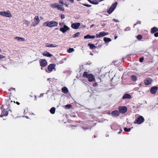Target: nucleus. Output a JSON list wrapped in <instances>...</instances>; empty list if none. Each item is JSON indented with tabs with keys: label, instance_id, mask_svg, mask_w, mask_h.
Segmentation results:
<instances>
[{
	"label": "nucleus",
	"instance_id": "nucleus-32",
	"mask_svg": "<svg viewBox=\"0 0 158 158\" xmlns=\"http://www.w3.org/2000/svg\"><path fill=\"white\" fill-rule=\"evenodd\" d=\"M137 39L139 40H141L143 38V36L142 35H138L137 36H136Z\"/></svg>",
	"mask_w": 158,
	"mask_h": 158
},
{
	"label": "nucleus",
	"instance_id": "nucleus-47",
	"mask_svg": "<svg viewBox=\"0 0 158 158\" xmlns=\"http://www.w3.org/2000/svg\"><path fill=\"white\" fill-rule=\"evenodd\" d=\"M82 5L85 6L87 7H89L90 6V5L86 4H82Z\"/></svg>",
	"mask_w": 158,
	"mask_h": 158
},
{
	"label": "nucleus",
	"instance_id": "nucleus-51",
	"mask_svg": "<svg viewBox=\"0 0 158 158\" xmlns=\"http://www.w3.org/2000/svg\"><path fill=\"white\" fill-rule=\"evenodd\" d=\"M122 129H121V128L120 129V131L119 132H118V134L121 133V132H122Z\"/></svg>",
	"mask_w": 158,
	"mask_h": 158
},
{
	"label": "nucleus",
	"instance_id": "nucleus-38",
	"mask_svg": "<svg viewBox=\"0 0 158 158\" xmlns=\"http://www.w3.org/2000/svg\"><path fill=\"white\" fill-rule=\"evenodd\" d=\"M39 23H37L34 20V21L32 23L31 26H35L38 24Z\"/></svg>",
	"mask_w": 158,
	"mask_h": 158
},
{
	"label": "nucleus",
	"instance_id": "nucleus-14",
	"mask_svg": "<svg viewBox=\"0 0 158 158\" xmlns=\"http://www.w3.org/2000/svg\"><path fill=\"white\" fill-rule=\"evenodd\" d=\"M158 31V28L156 27H154L151 28V34H154L156 32Z\"/></svg>",
	"mask_w": 158,
	"mask_h": 158
},
{
	"label": "nucleus",
	"instance_id": "nucleus-1",
	"mask_svg": "<svg viewBox=\"0 0 158 158\" xmlns=\"http://www.w3.org/2000/svg\"><path fill=\"white\" fill-rule=\"evenodd\" d=\"M82 76L84 77L87 78L89 82L95 81V77L92 74H88L87 72H84Z\"/></svg>",
	"mask_w": 158,
	"mask_h": 158
},
{
	"label": "nucleus",
	"instance_id": "nucleus-15",
	"mask_svg": "<svg viewBox=\"0 0 158 158\" xmlns=\"http://www.w3.org/2000/svg\"><path fill=\"white\" fill-rule=\"evenodd\" d=\"M42 55L44 56L48 57H51L52 56V54H50L49 52L47 51L45 52L42 54Z\"/></svg>",
	"mask_w": 158,
	"mask_h": 158
},
{
	"label": "nucleus",
	"instance_id": "nucleus-50",
	"mask_svg": "<svg viewBox=\"0 0 158 158\" xmlns=\"http://www.w3.org/2000/svg\"><path fill=\"white\" fill-rule=\"evenodd\" d=\"M69 1L71 2V3H73L74 2V0H69Z\"/></svg>",
	"mask_w": 158,
	"mask_h": 158
},
{
	"label": "nucleus",
	"instance_id": "nucleus-22",
	"mask_svg": "<svg viewBox=\"0 0 158 158\" xmlns=\"http://www.w3.org/2000/svg\"><path fill=\"white\" fill-rule=\"evenodd\" d=\"M100 37H103L108 34V32H101L99 33Z\"/></svg>",
	"mask_w": 158,
	"mask_h": 158
},
{
	"label": "nucleus",
	"instance_id": "nucleus-28",
	"mask_svg": "<svg viewBox=\"0 0 158 158\" xmlns=\"http://www.w3.org/2000/svg\"><path fill=\"white\" fill-rule=\"evenodd\" d=\"M34 20L37 23H39L40 22V20L39 19V16H36L34 18Z\"/></svg>",
	"mask_w": 158,
	"mask_h": 158
},
{
	"label": "nucleus",
	"instance_id": "nucleus-48",
	"mask_svg": "<svg viewBox=\"0 0 158 158\" xmlns=\"http://www.w3.org/2000/svg\"><path fill=\"white\" fill-rule=\"evenodd\" d=\"M113 20L116 22H119V21L118 20L116 19H113Z\"/></svg>",
	"mask_w": 158,
	"mask_h": 158
},
{
	"label": "nucleus",
	"instance_id": "nucleus-10",
	"mask_svg": "<svg viewBox=\"0 0 158 158\" xmlns=\"http://www.w3.org/2000/svg\"><path fill=\"white\" fill-rule=\"evenodd\" d=\"M152 81V79L150 78H146L144 81V83L146 85H148L150 84Z\"/></svg>",
	"mask_w": 158,
	"mask_h": 158
},
{
	"label": "nucleus",
	"instance_id": "nucleus-5",
	"mask_svg": "<svg viewBox=\"0 0 158 158\" xmlns=\"http://www.w3.org/2000/svg\"><path fill=\"white\" fill-rule=\"evenodd\" d=\"M118 109L119 113L121 114H124L127 111V108L125 106H119Z\"/></svg>",
	"mask_w": 158,
	"mask_h": 158
},
{
	"label": "nucleus",
	"instance_id": "nucleus-40",
	"mask_svg": "<svg viewBox=\"0 0 158 158\" xmlns=\"http://www.w3.org/2000/svg\"><path fill=\"white\" fill-rule=\"evenodd\" d=\"M144 58L143 57H141L139 59V61L140 62H143V60Z\"/></svg>",
	"mask_w": 158,
	"mask_h": 158
},
{
	"label": "nucleus",
	"instance_id": "nucleus-12",
	"mask_svg": "<svg viewBox=\"0 0 158 158\" xmlns=\"http://www.w3.org/2000/svg\"><path fill=\"white\" fill-rule=\"evenodd\" d=\"M55 66L56 64H50L48 67V70L50 72L52 71L53 69L55 68Z\"/></svg>",
	"mask_w": 158,
	"mask_h": 158
},
{
	"label": "nucleus",
	"instance_id": "nucleus-25",
	"mask_svg": "<svg viewBox=\"0 0 158 158\" xmlns=\"http://www.w3.org/2000/svg\"><path fill=\"white\" fill-rule=\"evenodd\" d=\"M103 40L106 43H108L111 41V40L110 38L105 37L103 39Z\"/></svg>",
	"mask_w": 158,
	"mask_h": 158
},
{
	"label": "nucleus",
	"instance_id": "nucleus-41",
	"mask_svg": "<svg viewBox=\"0 0 158 158\" xmlns=\"http://www.w3.org/2000/svg\"><path fill=\"white\" fill-rule=\"evenodd\" d=\"M154 36L155 37H158V32H156L154 33Z\"/></svg>",
	"mask_w": 158,
	"mask_h": 158
},
{
	"label": "nucleus",
	"instance_id": "nucleus-31",
	"mask_svg": "<svg viewBox=\"0 0 158 158\" xmlns=\"http://www.w3.org/2000/svg\"><path fill=\"white\" fill-rule=\"evenodd\" d=\"M114 9L112 7H110L109 10H107V12L109 14H110L114 10Z\"/></svg>",
	"mask_w": 158,
	"mask_h": 158
},
{
	"label": "nucleus",
	"instance_id": "nucleus-49",
	"mask_svg": "<svg viewBox=\"0 0 158 158\" xmlns=\"http://www.w3.org/2000/svg\"><path fill=\"white\" fill-rule=\"evenodd\" d=\"M59 3L61 4H62V5H64V3L63 1H60L59 2Z\"/></svg>",
	"mask_w": 158,
	"mask_h": 158
},
{
	"label": "nucleus",
	"instance_id": "nucleus-2",
	"mask_svg": "<svg viewBox=\"0 0 158 158\" xmlns=\"http://www.w3.org/2000/svg\"><path fill=\"white\" fill-rule=\"evenodd\" d=\"M58 23L55 21H51L50 22H46L44 23L43 25L44 26L48 27H56L58 26Z\"/></svg>",
	"mask_w": 158,
	"mask_h": 158
},
{
	"label": "nucleus",
	"instance_id": "nucleus-56",
	"mask_svg": "<svg viewBox=\"0 0 158 158\" xmlns=\"http://www.w3.org/2000/svg\"><path fill=\"white\" fill-rule=\"evenodd\" d=\"M117 37H118L117 36H115L114 37V39H116L117 38Z\"/></svg>",
	"mask_w": 158,
	"mask_h": 158
},
{
	"label": "nucleus",
	"instance_id": "nucleus-45",
	"mask_svg": "<svg viewBox=\"0 0 158 158\" xmlns=\"http://www.w3.org/2000/svg\"><path fill=\"white\" fill-rule=\"evenodd\" d=\"M5 57L3 55L0 54V60L2 58H5Z\"/></svg>",
	"mask_w": 158,
	"mask_h": 158
},
{
	"label": "nucleus",
	"instance_id": "nucleus-24",
	"mask_svg": "<svg viewBox=\"0 0 158 158\" xmlns=\"http://www.w3.org/2000/svg\"><path fill=\"white\" fill-rule=\"evenodd\" d=\"M57 9L61 11H64V7L61 5H58Z\"/></svg>",
	"mask_w": 158,
	"mask_h": 158
},
{
	"label": "nucleus",
	"instance_id": "nucleus-57",
	"mask_svg": "<svg viewBox=\"0 0 158 158\" xmlns=\"http://www.w3.org/2000/svg\"><path fill=\"white\" fill-rule=\"evenodd\" d=\"M63 24V23H59V24L60 25H62Z\"/></svg>",
	"mask_w": 158,
	"mask_h": 158
},
{
	"label": "nucleus",
	"instance_id": "nucleus-34",
	"mask_svg": "<svg viewBox=\"0 0 158 158\" xmlns=\"http://www.w3.org/2000/svg\"><path fill=\"white\" fill-rule=\"evenodd\" d=\"M74 51V49L73 48H69L67 50V52L69 53H71Z\"/></svg>",
	"mask_w": 158,
	"mask_h": 158
},
{
	"label": "nucleus",
	"instance_id": "nucleus-20",
	"mask_svg": "<svg viewBox=\"0 0 158 158\" xmlns=\"http://www.w3.org/2000/svg\"><path fill=\"white\" fill-rule=\"evenodd\" d=\"M62 91L64 94L67 93L69 91L68 88L65 86L62 88Z\"/></svg>",
	"mask_w": 158,
	"mask_h": 158
},
{
	"label": "nucleus",
	"instance_id": "nucleus-6",
	"mask_svg": "<svg viewBox=\"0 0 158 158\" xmlns=\"http://www.w3.org/2000/svg\"><path fill=\"white\" fill-rule=\"evenodd\" d=\"M39 63L41 66L45 67L47 65V62L44 59H41L39 60Z\"/></svg>",
	"mask_w": 158,
	"mask_h": 158
},
{
	"label": "nucleus",
	"instance_id": "nucleus-52",
	"mask_svg": "<svg viewBox=\"0 0 158 158\" xmlns=\"http://www.w3.org/2000/svg\"><path fill=\"white\" fill-rule=\"evenodd\" d=\"M129 30V28L128 27H127V28H126V29H125V31H128Z\"/></svg>",
	"mask_w": 158,
	"mask_h": 158
},
{
	"label": "nucleus",
	"instance_id": "nucleus-13",
	"mask_svg": "<svg viewBox=\"0 0 158 158\" xmlns=\"http://www.w3.org/2000/svg\"><path fill=\"white\" fill-rule=\"evenodd\" d=\"M8 114V112L5 109H4L1 112V114L0 115V117H2L4 116H6Z\"/></svg>",
	"mask_w": 158,
	"mask_h": 158
},
{
	"label": "nucleus",
	"instance_id": "nucleus-46",
	"mask_svg": "<svg viewBox=\"0 0 158 158\" xmlns=\"http://www.w3.org/2000/svg\"><path fill=\"white\" fill-rule=\"evenodd\" d=\"M141 21L138 22L136 24H135L134 25V27L135 26V25H136L137 24H141Z\"/></svg>",
	"mask_w": 158,
	"mask_h": 158
},
{
	"label": "nucleus",
	"instance_id": "nucleus-27",
	"mask_svg": "<svg viewBox=\"0 0 158 158\" xmlns=\"http://www.w3.org/2000/svg\"><path fill=\"white\" fill-rule=\"evenodd\" d=\"M6 100V104L7 105V106H8V107H9L10 106V102H12V101L10 100V99H9L8 100Z\"/></svg>",
	"mask_w": 158,
	"mask_h": 158
},
{
	"label": "nucleus",
	"instance_id": "nucleus-29",
	"mask_svg": "<svg viewBox=\"0 0 158 158\" xmlns=\"http://www.w3.org/2000/svg\"><path fill=\"white\" fill-rule=\"evenodd\" d=\"M131 80L133 81H135L137 80V77L134 75H133L131 77Z\"/></svg>",
	"mask_w": 158,
	"mask_h": 158
},
{
	"label": "nucleus",
	"instance_id": "nucleus-54",
	"mask_svg": "<svg viewBox=\"0 0 158 158\" xmlns=\"http://www.w3.org/2000/svg\"><path fill=\"white\" fill-rule=\"evenodd\" d=\"M64 5L67 7H69V6H68L69 5L68 4H64Z\"/></svg>",
	"mask_w": 158,
	"mask_h": 158
},
{
	"label": "nucleus",
	"instance_id": "nucleus-37",
	"mask_svg": "<svg viewBox=\"0 0 158 158\" xmlns=\"http://www.w3.org/2000/svg\"><path fill=\"white\" fill-rule=\"evenodd\" d=\"M65 108L67 109H70L72 107V106L71 104H68L67 105L65 106Z\"/></svg>",
	"mask_w": 158,
	"mask_h": 158
},
{
	"label": "nucleus",
	"instance_id": "nucleus-4",
	"mask_svg": "<svg viewBox=\"0 0 158 158\" xmlns=\"http://www.w3.org/2000/svg\"><path fill=\"white\" fill-rule=\"evenodd\" d=\"M0 15L7 17H11L12 15L9 10L6 11H0Z\"/></svg>",
	"mask_w": 158,
	"mask_h": 158
},
{
	"label": "nucleus",
	"instance_id": "nucleus-18",
	"mask_svg": "<svg viewBox=\"0 0 158 158\" xmlns=\"http://www.w3.org/2000/svg\"><path fill=\"white\" fill-rule=\"evenodd\" d=\"M88 46L89 47V48L91 49H95L97 48L96 46L94 45V44L89 43L88 44Z\"/></svg>",
	"mask_w": 158,
	"mask_h": 158
},
{
	"label": "nucleus",
	"instance_id": "nucleus-62",
	"mask_svg": "<svg viewBox=\"0 0 158 158\" xmlns=\"http://www.w3.org/2000/svg\"><path fill=\"white\" fill-rule=\"evenodd\" d=\"M157 70L158 71V67L157 68Z\"/></svg>",
	"mask_w": 158,
	"mask_h": 158
},
{
	"label": "nucleus",
	"instance_id": "nucleus-8",
	"mask_svg": "<svg viewBox=\"0 0 158 158\" xmlns=\"http://www.w3.org/2000/svg\"><path fill=\"white\" fill-rule=\"evenodd\" d=\"M80 25V24L79 23H76L72 24L71 27L75 29H77L79 27Z\"/></svg>",
	"mask_w": 158,
	"mask_h": 158
},
{
	"label": "nucleus",
	"instance_id": "nucleus-59",
	"mask_svg": "<svg viewBox=\"0 0 158 158\" xmlns=\"http://www.w3.org/2000/svg\"><path fill=\"white\" fill-rule=\"evenodd\" d=\"M94 25V24H93L92 25L91 27H90L91 28Z\"/></svg>",
	"mask_w": 158,
	"mask_h": 158
},
{
	"label": "nucleus",
	"instance_id": "nucleus-33",
	"mask_svg": "<svg viewBox=\"0 0 158 158\" xmlns=\"http://www.w3.org/2000/svg\"><path fill=\"white\" fill-rule=\"evenodd\" d=\"M80 33L79 32H77L73 36V37L75 38L78 37L80 35Z\"/></svg>",
	"mask_w": 158,
	"mask_h": 158
},
{
	"label": "nucleus",
	"instance_id": "nucleus-55",
	"mask_svg": "<svg viewBox=\"0 0 158 158\" xmlns=\"http://www.w3.org/2000/svg\"><path fill=\"white\" fill-rule=\"evenodd\" d=\"M16 103L18 105H20V103L18 102H17Z\"/></svg>",
	"mask_w": 158,
	"mask_h": 158
},
{
	"label": "nucleus",
	"instance_id": "nucleus-58",
	"mask_svg": "<svg viewBox=\"0 0 158 158\" xmlns=\"http://www.w3.org/2000/svg\"><path fill=\"white\" fill-rule=\"evenodd\" d=\"M89 2H91V3H92L93 2H91V1L90 0H88Z\"/></svg>",
	"mask_w": 158,
	"mask_h": 158
},
{
	"label": "nucleus",
	"instance_id": "nucleus-3",
	"mask_svg": "<svg viewBox=\"0 0 158 158\" xmlns=\"http://www.w3.org/2000/svg\"><path fill=\"white\" fill-rule=\"evenodd\" d=\"M144 118L142 116H141L138 117V118L135 119L134 123L135 124H141L144 122Z\"/></svg>",
	"mask_w": 158,
	"mask_h": 158
},
{
	"label": "nucleus",
	"instance_id": "nucleus-53",
	"mask_svg": "<svg viewBox=\"0 0 158 158\" xmlns=\"http://www.w3.org/2000/svg\"><path fill=\"white\" fill-rule=\"evenodd\" d=\"M82 128L83 129H84V130H86V129H88V128H87V127H82Z\"/></svg>",
	"mask_w": 158,
	"mask_h": 158
},
{
	"label": "nucleus",
	"instance_id": "nucleus-7",
	"mask_svg": "<svg viewBox=\"0 0 158 158\" xmlns=\"http://www.w3.org/2000/svg\"><path fill=\"white\" fill-rule=\"evenodd\" d=\"M69 28L67 26L64 25L63 27H61L60 28V30L63 33H65L66 31L69 30Z\"/></svg>",
	"mask_w": 158,
	"mask_h": 158
},
{
	"label": "nucleus",
	"instance_id": "nucleus-35",
	"mask_svg": "<svg viewBox=\"0 0 158 158\" xmlns=\"http://www.w3.org/2000/svg\"><path fill=\"white\" fill-rule=\"evenodd\" d=\"M23 22L24 24H25L27 26H28L30 23V22L29 21L27 20H24Z\"/></svg>",
	"mask_w": 158,
	"mask_h": 158
},
{
	"label": "nucleus",
	"instance_id": "nucleus-9",
	"mask_svg": "<svg viewBox=\"0 0 158 158\" xmlns=\"http://www.w3.org/2000/svg\"><path fill=\"white\" fill-rule=\"evenodd\" d=\"M158 89L157 86H155L152 87L150 89V92L152 94H154L156 93Z\"/></svg>",
	"mask_w": 158,
	"mask_h": 158
},
{
	"label": "nucleus",
	"instance_id": "nucleus-11",
	"mask_svg": "<svg viewBox=\"0 0 158 158\" xmlns=\"http://www.w3.org/2000/svg\"><path fill=\"white\" fill-rule=\"evenodd\" d=\"M119 111L117 110L113 111L111 113V114L113 117H117L119 115Z\"/></svg>",
	"mask_w": 158,
	"mask_h": 158
},
{
	"label": "nucleus",
	"instance_id": "nucleus-19",
	"mask_svg": "<svg viewBox=\"0 0 158 158\" xmlns=\"http://www.w3.org/2000/svg\"><path fill=\"white\" fill-rule=\"evenodd\" d=\"M131 98V96L129 94H126L123 97V99H130Z\"/></svg>",
	"mask_w": 158,
	"mask_h": 158
},
{
	"label": "nucleus",
	"instance_id": "nucleus-60",
	"mask_svg": "<svg viewBox=\"0 0 158 158\" xmlns=\"http://www.w3.org/2000/svg\"><path fill=\"white\" fill-rule=\"evenodd\" d=\"M55 30H58V28H55Z\"/></svg>",
	"mask_w": 158,
	"mask_h": 158
},
{
	"label": "nucleus",
	"instance_id": "nucleus-30",
	"mask_svg": "<svg viewBox=\"0 0 158 158\" xmlns=\"http://www.w3.org/2000/svg\"><path fill=\"white\" fill-rule=\"evenodd\" d=\"M117 2H115L112 4L110 7H112L114 9V10L117 6Z\"/></svg>",
	"mask_w": 158,
	"mask_h": 158
},
{
	"label": "nucleus",
	"instance_id": "nucleus-39",
	"mask_svg": "<svg viewBox=\"0 0 158 158\" xmlns=\"http://www.w3.org/2000/svg\"><path fill=\"white\" fill-rule=\"evenodd\" d=\"M12 90H14L15 91V88L11 87V88H10L9 89V91H11Z\"/></svg>",
	"mask_w": 158,
	"mask_h": 158
},
{
	"label": "nucleus",
	"instance_id": "nucleus-16",
	"mask_svg": "<svg viewBox=\"0 0 158 158\" xmlns=\"http://www.w3.org/2000/svg\"><path fill=\"white\" fill-rule=\"evenodd\" d=\"M85 39H94L95 38V36L94 35H87L84 36Z\"/></svg>",
	"mask_w": 158,
	"mask_h": 158
},
{
	"label": "nucleus",
	"instance_id": "nucleus-43",
	"mask_svg": "<svg viewBox=\"0 0 158 158\" xmlns=\"http://www.w3.org/2000/svg\"><path fill=\"white\" fill-rule=\"evenodd\" d=\"M95 37L97 38H100L99 34H96L95 35Z\"/></svg>",
	"mask_w": 158,
	"mask_h": 158
},
{
	"label": "nucleus",
	"instance_id": "nucleus-17",
	"mask_svg": "<svg viewBox=\"0 0 158 158\" xmlns=\"http://www.w3.org/2000/svg\"><path fill=\"white\" fill-rule=\"evenodd\" d=\"M45 46L48 47H57L58 45L56 44H50L49 43H47L45 44Z\"/></svg>",
	"mask_w": 158,
	"mask_h": 158
},
{
	"label": "nucleus",
	"instance_id": "nucleus-26",
	"mask_svg": "<svg viewBox=\"0 0 158 158\" xmlns=\"http://www.w3.org/2000/svg\"><path fill=\"white\" fill-rule=\"evenodd\" d=\"M55 108L54 107H52L50 109V111L51 114H53L55 113Z\"/></svg>",
	"mask_w": 158,
	"mask_h": 158
},
{
	"label": "nucleus",
	"instance_id": "nucleus-44",
	"mask_svg": "<svg viewBox=\"0 0 158 158\" xmlns=\"http://www.w3.org/2000/svg\"><path fill=\"white\" fill-rule=\"evenodd\" d=\"M65 18L64 15V14H62L61 15V18L62 19H64Z\"/></svg>",
	"mask_w": 158,
	"mask_h": 158
},
{
	"label": "nucleus",
	"instance_id": "nucleus-36",
	"mask_svg": "<svg viewBox=\"0 0 158 158\" xmlns=\"http://www.w3.org/2000/svg\"><path fill=\"white\" fill-rule=\"evenodd\" d=\"M124 131L125 132H128L131 131V128H127V127H124Z\"/></svg>",
	"mask_w": 158,
	"mask_h": 158
},
{
	"label": "nucleus",
	"instance_id": "nucleus-42",
	"mask_svg": "<svg viewBox=\"0 0 158 158\" xmlns=\"http://www.w3.org/2000/svg\"><path fill=\"white\" fill-rule=\"evenodd\" d=\"M98 84L97 82H95L93 84V86L94 87L97 86H98Z\"/></svg>",
	"mask_w": 158,
	"mask_h": 158
},
{
	"label": "nucleus",
	"instance_id": "nucleus-21",
	"mask_svg": "<svg viewBox=\"0 0 158 158\" xmlns=\"http://www.w3.org/2000/svg\"><path fill=\"white\" fill-rule=\"evenodd\" d=\"M15 39L17 40L18 41H24L25 40V39L23 38L18 37L16 36L14 37Z\"/></svg>",
	"mask_w": 158,
	"mask_h": 158
},
{
	"label": "nucleus",
	"instance_id": "nucleus-23",
	"mask_svg": "<svg viewBox=\"0 0 158 158\" xmlns=\"http://www.w3.org/2000/svg\"><path fill=\"white\" fill-rule=\"evenodd\" d=\"M51 7L53 8H57V7L58 6V4L57 3H56L51 4Z\"/></svg>",
	"mask_w": 158,
	"mask_h": 158
},
{
	"label": "nucleus",
	"instance_id": "nucleus-61",
	"mask_svg": "<svg viewBox=\"0 0 158 158\" xmlns=\"http://www.w3.org/2000/svg\"><path fill=\"white\" fill-rule=\"evenodd\" d=\"M41 69H43L42 67H41Z\"/></svg>",
	"mask_w": 158,
	"mask_h": 158
}]
</instances>
